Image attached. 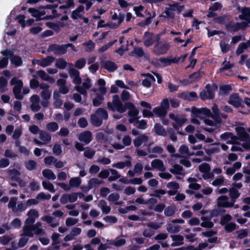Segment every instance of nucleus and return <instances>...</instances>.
<instances>
[{
  "instance_id": "64",
  "label": "nucleus",
  "mask_w": 250,
  "mask_h": 250,
  "mask_svg": "<svg viewBox=\"0 0 250 250\" xmlns=\"http://www.w3.org/2000/svg\"><path fill=\"white\" fill-rule=\"evenodd\" d=\"M12 238L7 235H5L2 236H0V244L2 245H7L11 240Z\"/></svg>"
},
{
  "instance_id": "13",
  "label": "nucleus",
  "mask_w": 250,
  "mask_h": 250,
  "mask_svg": "<svg viewBox=\"0 0 250 250\" xmlns=\"http://www.w3.org/2000/svg\"><path fill=\"white\" fill-rule=\"evenodd\" d=\"M180 58H161L158 60V62L160 65L162 67H165L171 65L172 63L178 62L180 61Z\"/></svg>"
},
{
  "instance_id": "15",
  "label": "nucleus",
  "mask_w": 250,
  "mask_h": 250,
  "mask_svg": "<svg viewBox=\"0 0 250 250\" xmlns=\"http://www.w3.org/2000/svg\"><path fill=\"white\" fill-rule=\"evenodd\" d=\"M70 78L72 79V82L75 84L79 85L81 83V78L80 76V72L73 68H71L68 71Z\"/></svg>"
},
{
  "instance_id": "1",
  "label": "nucleus",
  "mask_w": 250,
  "mask_h": 250,
  "mask_svg": "<svg viewBox=\"0 0 250 250\" xmlns=\"http://www.w3.org/2000/svg\"><path fill=\"white\" fill-rule=\"evenodd\" d=\"M235 130L237 135L238 143L240 145L242 149H250V135L247 132L243 125H237Z\"/></svg>"
},
{
  "instance_id": "26",
  "label": "nucleus",
  "mask_w": 250,
  "mask_h": 250,
  "mask_svg": "<svg viewBox=\"0 0 250 250\" xmlns=\"http://www.w3.org/2000/svg\"><path fill=\"white\" fill-rule=\"evenodd\" d=\"M151 167L161 171H164L166 167L163 162L160 159H154L151 163Z\"/></svg>"
},
{
  "instance_id": "36",
  "label": "nucleus",
  "mask_w": 250,
  "mask_h": 250,
  "mask_svg": "<svg viewBox=\"0 0 250 250\" xmlns=\"http://www.w3.org/2000/svg\"><path fill=\"white\" fill-rule=\"evenodd\" d=\"M201 219L202 222L200 225L202 227L210 229L213 227L214 224L208 217L202 216Z\"/></svg>"
},
{
  "instance_id": "30",
  "label": "nucleus",
  "mask_w": 250,
  "mask_h": 250,
  "mask_svg": "<svg viewBox=\"0 0 250 250\" xmlns=\"http://www.w3.org/2000/svg\"><path fill=\"white\" fill-rule=\"evenodd\" d=\"M148 140V137L145 134H142L138 136L134 140V145L135 147H139L144 143L147 142Z\"/></svg>"
},
{
  "instance_id": "27",
  "label": "nucleus",
  "mask_w": 250,
  "mask_h": 250,
  "mask_svg": "<svg viewBox=\"0 0 250 250\" xmlns=\"http://www.w3.org/2000/svg\"><path fill=\"white\" fill-rule=\"evenodd\" d=\"M102 66L107 70L110 72H113L115 71L117 66L115 62L111 61H105L102 62Z\"/></svg>"
},
{
  "instance_id": "2",
  "label": "nucleus",
  "mask_w": 250,
  "mask_h": 250,
  "mask_svg": "<svg viewBox=\"0 0 250 250\" xmlns=\"http://www.w3.org/2000/svg\"><path fill=\"white\" fill-rule=\"evenodd\" d=\"M222 140L227 141L228 144L233 145L231 148L232 151H242L243 149L240 145L238 143V139L236 136L231 132H225L220 135Z\"/></svg>"
},
{
  "instance_id": "19",
  "label": "nucleus",
  "mask_w": 250,
  "mask_h": 250,
  "mask_svg": "<svg viewBox=\"0 0 250 250\" xmlns=\"http://www.w3.org/2000/svg\"><path fill=\"white\" fill-rule=\"evenodd\" d=\"M103 183V181L96 178L90 179L87 184L86 187H82L81 188L84 191H88L89 189L96 188Z\"/></svg>"
},
{
  "instance_id": "12",
  "label": "nucleus",
  "mask_w": 250,
  "mask_h": 250,
  "mask_svg": "<svg viewBox=\"0 0 250 250\" xmlns=\"http://www.w3.org/2000/svg\"><path fill=\"white\" fill-rule=\"evenodd\" d=\"M78 199L77 193L63 194L60 198V202L62 204H66L68 202L73 203L76 201Z\"/></svg>"
},
{
  "instance_id": "61",
  "label": "nucleus",
  "mask_w": 250,
  "mask_h": 250,
  "mask_svg": "<svg viewBox=\"0 0 250 250\" xmlns=\"http://www.w3.org/2000/svg\"><path fill=\"white\" fill-rule=\"evenodd\" d=\"M232 217L230 215L227 214L223 216L220 219V224L222 225H226L229 223V222L232 220Z\"/></svg>"
},
{
  "instance_id": "52",
  "label": "nucleus",
  "mask_w": 250,
  "mask_h": 250,
  "mask_svg": "<svg viewBox=\"0 0 250 250\" xmlns=\"http://www.w3.org/2000/svg\"><path fill=\"white\" fill-rule=\"evenodd\" d=\"M7 80L3 77H0V91L4 92L7 90Z\"/></svg>"
},
{
  "instance_id": "8",
  "label": "nucleus",
  "mask_w": 250,
  "mask_h": 250,
  "mask_svg": "<svg viewBox=\"0 0 250 250\" xmlns=\"http://www.w3.org/2000/svg\"><path fill=\"white\" fill-rule=\"evenodd\" d=\"M170 45L166 42H158L154 45V52L157 55H162L166 53L169 50Z\"/></svg>"
},
{
  "instance_id": "24",
  "label": "nucleus",
  "mask_w": 250,
  "mask_h": 250,
  "mask_svg": "<svg viewBox=\"0 0 250 250\" xmlns=\"http://www.w3.org/2000/svg\"><path fill=\"white\" fill-rule=\"evenodd\" d=\"M171 238L173 242L171 244V246L174 247L183 245L184 244V237L180 235H172Z\"/></svg>"
},
{
  "instance_id": "21",
  "label": "nucleus",
  "mask_w": 250,
  "mask_h": 250,
  "mask_svg": "<svg viewBox=\"0 0 250 250\" xmlns=\"http://www.w3.org/2000/svg\"><path fill=\"white\" fill-rule=\"evenodd\" d=\"M228 103L235 107L242 106V101L237 94H232L230 96Z\"/></svg>"
},
{
  "instance_id": "28",
  "label": "nucleus",
  "mask_w": 250,
  "mask_h": 250,
  "mask_svg": "<svg viewBox=\"0 0 250 250\" xmlns=\"http://www.w3.org/2000/svg\"><path fill=\"white\" fill-rule=\"evenodd\" d=\"M84 8L83 6L81 5L76 9L74 10L71 15V18L74 20H77L83 18V15L84 13Z\"/></svg>"
},
{
  "instance_id": "31",
  "label": "nucleus",
  "mask_w": 250,
  "mask_h": 250,
  "mask_svg": "<svg viewBox=\"0 0 250 250\" xmlns=\"http://www.w3.org/2000/svg\"><path fill=\"white\" fill-rule=\"evenodd\" d=\"M23 233L21 235L22 236H27L28 237H32L33 236L34 229H33V224H26L25 222V225L23 228Z\"/></svg>"
},
{
  "instance_id": "63",
  "label": "nucleus",
  "mask_w": 250,
  "mask_h": 250,
  "mask_svg": "<svg viewBox=\"0 0 250 250\" xmlns=\"http://www.w3.org/2000/svg\"><path fill=\"white\" fill-rule=\"evenodd\" d=\"M37 166V163L35 161L29 160L25 163L26 168L29 170H32L36 168Z\"/></svg>"
},
{
  "instance_id": "50",
  "label": "nucleus",
  "mask_w": 250,
  "mask_h": 250,
  "mask_svg": "<svg viewBox=\"0 0 250 250\" xmlns=\"http://www.w3.org/2000/svg\"><path fill=\"white\" fill-rule=\"evenodd\" d=\"M126 240L123 238H117L116 239L111 241L109 244L113 245L116 247H121L125 244Z\"/></svg>"
},
{
  "instance_id": "34",
  "label": "nucleus",
  "mask_w": 250,
  "mask_h": 250,
  "mask_svg": "<svg viewBox=\"0 0 250 250\" xmlns=\"http://www.w3.org/2000/svg\"><path fill=\"white\" fill-rule=\"evenodd\" d=\"M28 11L30 13L33 17L39 18L40 19H42L41 17L45 15L48 12H46L45 10H43L42 11L38 10L34 8H29L28 9ZM43 18H42L43 19Z\"/></svg>"
},
{
  "instance_id": "56",
  "label": "nucleus",
  "mask_w": 250,
  "mask_h": 250,
  "mask_svg": "<svg viewBox=\"0 0 250 250\" xmlns=\"http://www.w3.org/2000/svg\"><path fill=\"white\" fill-rule=\"evenodd\" d=\"M42 185L43 188L46 190H48L51 192L54 193L55 192L54 187L52 184L49 182L42 181Z\"/></svg>"
},
{
  "instance_id": "48",
  "label": "nucleus",
  "mask_w": 250,
  "mask_h": 250,
  "mask_svg": "<svg viewBox=\"0 0 250 250\" xmlns=\"http://www.w3.org/2000/svg\"><path fill=\"white\" fill-rule=\"evenodd\" d=\"M82 182L81 179L79 177L71 178L69 180V186L71 188L79 187Z\"/></svg>"
},
{
  "instance_id": "14",
  "label": "nucleus",
  "mask_w": 250,
  "mask_h": 250,
  "mask_svg": "<svg viewBox=\"0 0 250 250\" xmlns=\"http://www.w3.org/2000/svg\"><path fill=\"white\" fill-rule=\"evenodd\" d=\"M183 6H180L178 7H175L174 6H170L169 8L166 9L163 13L162 17L167 19H173L175 17L174 11L176 10H181Z\"/></svg>"
},
{
  "instance_id": "40",
  "label": "nucleus",
  "mask_w": 250,
  "mask_h": 250,
  "mask_svg": "<svg viewBox=\"0 0 250 250\" xmlns=\"http://www.w3.org/2000/svg\"><path fill=\"white\" fill-rule=\"evenodd\" d=\"M42 175L44 178L48 180H54L56 179V175L54 172L49 169H45L42 171Z\"/></svg>"
},
{
  "instance_id": "51",
  "label": "nucleus",
  "mask_w": 250,
  "mask_h": 250,
  "mask_svg": "<svg viewBox=\"0 0 250 250\" xmlns=\"http://www.w3.org/2000/svg\"><path fill=\"white\" fill-rule=\"evenodd\" d=\"M111 14L112 15V19L113 20H118V24L112 25L113 28H116L124 20V16L121 14L118 15L116 13H114L112 14V12H111Z\"/></svg>"
},
{
  "instance_id": "18",
  "label": "nucleus",
  "mask_w": 250,
  "mask_h": 250,
  "mask_svg": "<svg viewBox=\"0 0 250 250\" xmlns=\"http://www.w3.org/2000/svg\"><path fill=\"white\" fill-rule=\"evenodd\" d=\"M191 113L194 117L201 118V115L202 114L206 116H209L211 112L209 109L207 108H197L196 107H193L191 109Z\"/></svg>"
},
{
  "instance_id": "55",
  "label": "nucleus",
  "mask_w": 250,
  "mask_h": 250,
  "mask_svg": "<svg viewBox=\"0 0 250 250\" xmlns=\"http://www.w3.org/2000/svg\"><path fill=\"white\" fill-rule=\"evenodd\" d=\"M40 138L44 142H48L51 140V136L46 132L41 131L40 132Z\"/></svg>"
},
{
  "instance_id": "54",
  "label": "nucleus",
  "mask_w": 250,
  "mask_h": 250,
  "mask_svg": "<svg viewBox=\"0 0 250 250\" xmlns=\"http://www.w3.org/2000/svg\"><path fill=\"white\" fill-rule=\"evenodd\" d=\"M27 208L26 204H23L21 202H20L18 203L16 208H14L13 212L18 213L19 212H22L25 210Z\"/></svg>"
},
{
  "instance_id": "43",
  "label": "nucleus",
  "mask_w": 250,
  "mask_h": 250,
  "mask_svg": "<svg viewBox=\"0 0 250 250\" xmlns=\"http://www.w3.org/2000/svg\"><path fill=\"white\" fill-rule=\"evenodd\" d=\"M91 120L92 124L95 126H99L102 124L103 120L100 116H98V115H97L96 112L95 114L91 115Z\"/></svg>"
},
{
  "instance_id": "33",
  "label": "nucleus",
  "mask_w": 250,
  "mask_h": 250,
  "mask_svg": "<svg viewBox=\"0 0 250 250\" xmlns=\"http://www.w3.org/2000/svg\"><path fill=\"white\" fill-rule=\"evenodd\" d=\"M55 7L54 5L53 4H50L46 5L45 7V10L46 12H48V13H49V10L51 11L52 15H47L45 17V19H52L55 17H58L59 16V14H58V11L57 10L54 9V8Z\"/></svg>"
},
{
  "instance_id": "46",
  "label": "nucleus",
  "mask_w": 250,
  "mask_h": 250,
  "mask_svg": "<svg viewBox=\"0 0 250 250\" xmlns=\"http://www.w3.org/2000/svg\"><path fill=\"white\" fill-rule=\"evenodd\" d=\"M241 14L239 15V18L242 20H247L250 17V9L244 7L241 9Z\"/></svg>"
},
{
  "instance_id": "37",
  "label": "nucleus",
  "mask_w": 250,
  "mask_h": 250,
  "mask_svg": "<svg viewBox=\"0 0 250 250\" xmlns=\"http://www.w3.org/2000/svg\"><path fill=\"white\" fill-rule=\"evenodd\" d=\"M183 167L178 164L173 165L169 171L173 174L183 175Z\"/></svg>"
},
{
  "instance_id": "3",
  "label": "nucleus",
  "mask_w": 250,
  "mask_h": 250,
  "mask_svg": "<svg viewBox=\"0 0 250 250\" xmlns=\"http://www.w3.org/2000/svg\"><path fill=\"white\" fill-rule=\"evenodd\" d=\"M107 106L109 109L113 111H117L119 113H122L125 111V108L120 101L119 96L116 95L113 96L112 103H108Z\"/></svg>"
},
{
  "instance_id": "9",
  "label": "nucleus",
  "mask_w": 250,
  "mask_h": 250,
  "mask_svg": "<svg viewBox=\"0 0 250 250\" xmlns=\"http://www.w3.org/2000/svg\"><path fill=\"white\" fill-rule=\"evenodd\" d=\"M235 201H229V198L227 196H221L218 198L217 203L219 207L223 208H231L234 206Z\"/></svg>"
},
{
  "instance_id": "44",
  "label": "nucleus",
  "mask_w": 250,
  "mask_h": 250,
  "mask_svg": "<svg viewBox=\"0 0 250 250\" xmlns=\"http://www.w3.org/2000/svg\"><path fill=\"white\" fill-rule=\"evenodd\" d=\"M82 45L85 46V51L87 52H92L95 47V43L92 40H89L88 42L83 43Z\"/></svg>"
},
{
  "instance_id": "23",
  "label": "nucleus",
  "mask_w": 250,
  "mask_h": 250,
  "mask_svg": "<svg viewBox=\"0 0 250 250\" xmlns=\"http://www.w3.org/2000/svg\"><path fill=\"white\" fill-rule=\"evenodd\" d=\"M41 220L46 222L52 228H56L59 225V221L50 215H45L41 218Z\"/></svg>"
},
{
  "instance_id": "16",
  "label": "nucleus",
  "mask_w": 250,
  "mask_h": 250,
  "mask_svg": "<svg viewBox=\"0 0 250 250\" xmlns=\"http://www.w3.org/2000/svg\"><path fill=\"white\" fill-rule=\"evenodd\" d=\"M31 103L30 107L34 112H36L40 110L41 106L40 104V97L37 95H33L30 98Z\"/></svg>"
},
{
  "instance_id": "7",
  "label": "nucleus",
  "mask_w": 250,
  "mask_h": 250,
  "mask_svg": "<svg viewBox=\"0 0 250 250\" xmlns=\"http://www.w3.org/2000/svg\"><path fill=\"white\" fill-rule=\"evenodd\" d=\"M160 39L159 35H155L151 33L146 32L143 38L145 46L149 47L152 45L155 41L158 42Z\"/></svg>"
},
{
  "instance_id": "20",
  "label": "nucleus",
  "mask_w": 250,
  "mask_h": 250,
  "mask_svg": "<svg viewBox=\"0 0 250 250\" xmlns=\"http://www.w3.org/2000/svg\"><path fill=\"white\" fill-rule=\"evenodd\" d=\"M3 56L2 58L0 59V68H3L7 66L8 63V57L13 54V52L9 50H5L1 52Z\"/></svg>"
},
{
  "instance_id": "47",
  "label": "nucleus",
  "mask_w": 250,
  "mask_h": 250,
  "mask_svg": "<svg viewBox=\"0 0 250 250\" xmlns=\"http://www.w3.org/2000/svg\"><path fill=\"white\" fill-rule=\"evenodd\" d=\"M229 195L231 199V201L235 202V200L240 196V193L237 189L232 187L229 190Z\"/></svg>"
},
{
  "instance_id": "38",
  "label": "nucleus",
  "mask_w": 250,
  "mask_h": 250,
  "mask_svg": "<svg viewBox=\"0 0 250 250\" xmlns=\"http://www.w3.org/2000/svg\"><path fill=\"white\" fill-rule=\"evenodd\" d=\"M153 112L154 115L161 118L165 117L167 113V111L164 109H163L160 106H157L154 108L153 109Z\"/></svg>"
},
{
  "instance_id": "35",
  "label": "nucleus",
  "mask_w": 250,
  "mask_h": 250,
  "mask_svg": "<svg viewBox=\"0 0 250 250\" xmlns=\"http://www.w3.org/2000/svg\"><path fill=\"white\" fill-rule=\"evenodd\" d=\"M98 206L101 208L103 213L108 214L110 212L111 208L107 205L106 202L104 200H100L98 203Z\"/></svg>"
},
{
  "instance_id": "17",
  "label": "nucleus",
  "mask_w": 250,
  "mask_h": 250,
  "mask_svg": "<svg viewBox=\"0 0 250 250\" xmlns=\"http://www.w3.org/2000/svg\"><path fill=\"white\" fill-rule=\"evenodd\" d=\"M79 140L84 144H88L92 140V135L91 132L89 131H83L78 135Z\"/></svg>"
},
{
  "instance_id": "29",
  "label": "nucleus",
  "mask_w": 250,
  "mask_h": 250,
  "mask_svg": "<svg viewBox=\"0 0 250 250\" xmlns=\"http://www.w3.org/2000/svg\"><path fill=\"white\" fill-rule=\"evenodd\" d=\"M181 228L180 226L175 224V223H172V220L171 222L168 223L166 226L167 230L171 233L178 232Z\"/></svg>"
},
{
  "instance_id": "62",
  "label": "nucleus",
  "mask_w": 250,
  "mask_h": 250,
  "mask_svg": "<svg viewBox=\"0 0 250 250\" xmlns=\"http://www.w3.org/2000/svg\"><path fill=\"white\" fill-rule=\"evenodd\" d=\"M97 115L100 116L101 118L103 119H107L108 118V114L106 111L103 108H99L96 111Z\"/></svg>"
},
{
  "instance_id": "25",
  "label": "nucleus",
  "mask_w": 250,
  "mask_h": 250,
  "mask_svg": "<svg viewBox=\"0 0 250 250\" xmlns=\"http://www.w3.org/2000/svg\"><path fill=\"white\" fill-rule=\"evenodd\" d=\"M37 74L42 80L47 81L51 83H53L55 82V79L49 76L44 70H40L37 71Z\"/></svg>"
},
{
  "instance_id": "5",
  "label": "nucleus",
  "mask_w": 250,
  "mask_h": 250,
  "mask_svg": "<svg viewBox=\"0 0 250 250\" xmlns=\"http://www.w3.org/2000/svg\"><path fill=\"white\" fill-rule=\"evenodd\" d=\"M10 84L14 85L13 91L15 98L19 100L22 99L23 96L21 93V90L23 86V83L21 80L13 78L10 81Z\"/></svg>"
},
{
  "instance_id": "39",
  "label": "nucleus",
  "mask_w": 250,
  "mask_h": 250,
  "mask_svg": "<svg viewBox=\"0 0 250 250\" xmlns=\"http://www.w3.org/2000/svg\"><path fill=\"white\" fill-rule=\"evenodd\" d=\"M54 58L51 56H48L45 58L41 59V66L45 67L51 64L54 61Z\"/></svg>"
},
{
  "instance_id": "60",
  "label": "nucleus",
  "mask_w": 250,
  "mask_h": 250,
  "mask_svg": "<svg viewBox=\"0 0 250 250\" xmlns=\"http://www.w3.org/2000/svg\"><path fill=\"white\" fill-rule=\"evenodd\" d=\"M156 133L160 135L166 136L167 132L165 129L160 125L156 124L154 126Z\"/></svg>"
},
{
  "instance_id": "11",
  "label": "nucleus",
  "mask_w": 250,
  "mask_h": 250,
  "mask_svg": "<svg viewBox=\"0 0 250 250\" xmlns=\"http://www.w3.org/2000/svg\"><path fill=\"white\" fill-rule=\"evenodd\" d=\"M169 117L175 122L173 127L177 129L178 127L182 126L187 121V119L180 115H175L173 113H170Z\"/></svg>"
},
{
  "instance_id": "4",
  "label": "nucleus",
  "mask_w": 250,
  "mask_h": 250,
  "mask_svg": "<svg viewBox=\"0 0 250 250\" xmlns=\"http://www.w3.org/2000/svg\"><path fill=\"white\" fill-rule=\"evenodd\" d=\"M221 122V120L217 117L213 118V120L209 119H205L204 120V123L206 125L211 126V127H204L202 126L201 127L204 130L208 132H212L220 126Z\"/></svg>"
},
{
  "instance_id": "41",
  "label": "nucleus",
  "mask_w": 250,
  "mask_h": 250,
  "mask_svg": "<svg viewBox=\"0 0 250 250\" xmlns=\"http://www.w3.org/2000/svg\"><path fill=\"white\" fill-rule=\"evenodd\" d=\"M131 165V162L130 161H125V162H119L113 164L112 167L118 169H123L125 167H129Z\"/></svg>"
},
{
  "instance_id": "6",
  "label": "nucleus",
  "mask_w": 250,
  "mask_h": 250,
  "mask_svg": "<svg viewBox=\"0 0 250 250\" xmlns=\"http://www.w3.org/2000/svg\"><path fill=\"white\" fill-rule=\"evenodd\" d=\"M216 90L217 87L215 85L208 84L206 86V90L202 91L200 93V96L204 100L208 99H212L213 98Z\"/></svg>"
},
{
  "instance_id": "32",
  "label": "nucleus",
  "mask_w": 250,
  "mask_h": 250,
  "mask_svg": "<svg viewBox=\"0 0 250 250\" xmlns=\"http://www.w3.org/2000/svg\"><path fill=\"white\" fill-rule=\"evenodd\" d=\"M7 173L11 180L19 181L21 173L18 170L14 168L8 169L7 170Z\"/></svg>"
},
{
  "instance_id": "42",
  "label": "nucleus",
  "mask_w": 250,
  "mask_h": 250,
  "mask_svg": "<svg viewBox=\"0 0 250 250\" xmlns=\"http://www.w3.org/2000/svg\"><path fill=\"white\" fill-rule=\"evenodd\" d=\"M67 65L72 66V64L66 62L62 59H59L56 61L55 66L60 69H64Z\"/></svg>"
},
{
  "instance_id": "57",
  "label": "nucleus",
  "mask_w": 250,
  "mask_h": 250,
  "mask_svg": "<svg viewBox=\"0 0 250 250\" xmlns=\"http://www.w3.org/2000/svg\"><path fill=\"white\" fill-rule=\"evenodd\" d=\"M117 42V40H115L113 42H108V43L103 45L102 46H101V47H100L98 49V52L99 53H103V52L106 51L110 47L112 46L115 42Z\"/></svg>"
},
{
  "instance_id": "22",
  "label": "nucleus",
  "mask_w": 250,
  "mask_h": 250,
  "mask_svg": "<svg viewBox=\"0 0 250 250\" xmlns=\"http://www.w3.org/2000/svg\"><path fill=\"white\" fill-rule=\"evenodd\" d=\"M27 215L28 216V218H27L25 221L26 224H32L35 222V219L39 216L38 211L35 209H30Z\"/></svg>"
},
{
  "instance_id": "49",
  "label": "nucleus",
  "mask_w": 250,
  "mask_h": 250,
  "mask_svg": "<svg viewBox=\"0 0 250 250\" xmlns=\"http://www.w3.org/2000/svg\"><path fill=\"white\" fill-rule=\"evenodd\" d=\"M109 173L111 175L108 177L109 181H115L120 177L119 172L115 169H109Z\"/></svg>"
},
{
  "instance_id": "10",
  "label": "nucleus",
  "mask_w": 250,
  "mask_h": 250,
  "mask_svg": "<svg viewBox=\"0 0 250 250\" xmlns=\"http://www.w3.org/2000/svg\"><path fill=\"white\" fill-rule=\"evenodd\" d=\"M91 86V80L87 78L82 83V85H76L75 89L81 94L83 95H86L87 90Z\"/></svg>"
},
{
  "instance_id": "59",
  "label": "nucleus",
  "mask_w": 250,
  "mask_h": 250,
  "mask_svg": "<svg viewBox=\"0 0 250 250\" xmlns=\"http://www.w3.org/2000/svg\"><path fill=\"white\" fill-rule=\"evenodd\" d=\"M46 128L50 131L55 132L59 128V125L55 122H50L46 125Z\"/></svg>"
},
{
  "instance_id": "53",
  "label": "nucleus",
  "mask_w": 250,
  "mask_h": 250,
  "mask_svg": "<svg viewBox=\"0 0 250 250\" xmlns=\"http://www.w3.org/2000/svg\"><path fill=\"white\" fill-rule=\"evenodd\" d=\"M11 62L16 66H19L22 64V60L20 57L16 55H11Z\"/></svg>"
},
{
  "instance_id": "58",
  "label": "nucleus",
  "mask_w": 250,
  "mask_h": 250,
  "mask_svg": "<svg viewBox=\"0 0 250 250\" xmlns=\"http://www.w3.org/2000/svg\"><path fill=\"white\" fill-rule=\"evenodd\" d=\"M225 178L223 176H220L214 179L211 184L214 186H219L224 185Z\"/></svg>"
},
{
  "instance_id": "45",
  "label": "nucleus",
  "mask_w": 250,
  "mask_h": 250,
  "mask_svg": "<svg viewBox=\"0 0 250 250\" xmlns=\"http://www.w3.org/2000/svg\"><path fill=\"white\" fill-rule=\"evenodd\" d=\"M154 81H155L154 77L150 74H148L147 77L143 81L142 84L144 86L148 88L151 86V83Z\"/></svg>"
}]
</instances>
